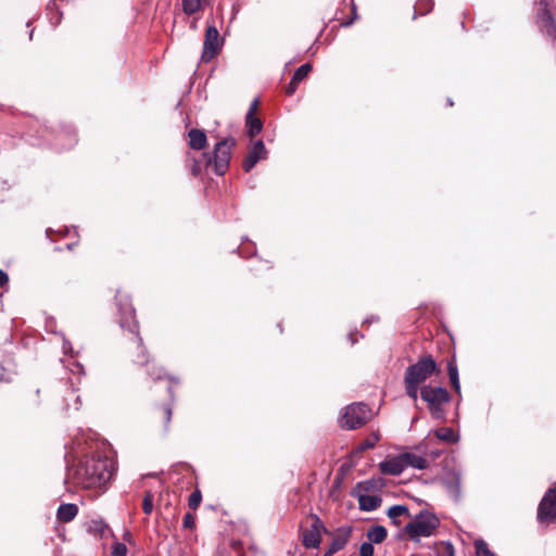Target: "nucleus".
I'll list each match as a JSON object with an SVG mask.
<instances>
[{"label": "nucleus", "instance_id": "obj_36", "mask_svg": "<svg viewBox=\"0 0 556 556\" xmlns=\"http://www.w3.org/2000/svg\"><path fill=\"white\" fill-rule=\"evenodd\" d=\"M357 8L353 0H351V16L346 21H341L340 24L344 27L351 26L357 20Z\"/></svg>", "mask_w": 556, "mask_h": 556}, {"label": "nucleus", "instance_id": "obj_14", "mask_svg": "<svg viewBox=\"0 0 556 556\" xmlns=\"http://www.w3.org/2000/svg\"><path fill=\"white\" fill-rule=\"evenodd\" d=\"M379 470L383 475L399 476L404 471L401 454L384 459L379 464Z\"/></svg>", "mask_w": 556, "mask_h": 556}, {"label": "nucleus", "instance_id": "obj_44", "mask_svg": "<svg viewBox=\"0 0 556 556\" xmlns=\"http://www.w3.org/2000/svg\"><path fill=\"white\" fill-rule=\"evenodd\" d=\"M2 370H3V368L0 366V380L4 379Z\"/></svg>", "mask_w": 556, "mask_h": 556}, {"label": "nucleus", "instance_id": "obj_24", "mask_svg": "<svg viewBox=\"0 0 556 556\" xmlns=\"http://www.w3.org/2000/svg\"><path fill=\"white\" fill-rule=\"evenodd\" d=\"M388 532L383 526H374L368 529L367 538L369 540L368 543L380 544L387 539Z\"/></svg>", "mask_w": 556, "mask_h": 556}, {"label": "nucleus", "instance_id": "obj_23", "mask_svg": "<svg viewBox=\"0 0 556 556\" xmlns=\"http://www.w3.org/2000/svg\"><path fill=\"white\" fill-rule=\"evenodd\" d=\"M245 127L248 136L253 139L256 135H258L263 129V122L257 116H245Z\"/></svg>", "mask_w": 556, "mask_h": 556}, {"label": "nucleus", "instance_id": "obj_1", "mask_svg": "<svg viewBox=\"0 0 556 556\" xmlns=\"http://www.w3.org/2000/svg\"><path fill=\"white\" fill-rule=\"evenodd\" d=\"M114 463L108 456L93 454L85 456L68 468L67 482L81 489L105 486L114 475Z\"/></svg>", "mask_w": 556, "mask_h": 556}, {"label": "nucleus", "instance_id": "obj_22", "mask_svg": "<svg viewBox=\"0 0 556 556\" xmlns=\"http://www.w3.org/2000/svg\"><path fill=\"white\" fill-rule=\"evenodd\" d=\"M208 0H181L182 11L187 15H193L204 10Z\"/></svg>", "mask_w": 556, "mask_h": 556}, {"label": "nucleus", "instance_id": "obj_37", "mask_svg": "<svg viewBox=\"0 0 556 556\" xmlns=\"http://www.w3.org/2000/svg\"><path fill=\"white\" fill-rule=\"evenodd\" d=\"M182 527L189 530L195 529V515L192 513H187L184 516Z\"/></svg>", "mask_w": 556, "mask_h": 556}, {"label": "nucleus", "instance_id": "obj_13", "mask_svg": "<svg viewBox=\"0 0 556 556\" xmlns=\"http://www.w3.org/2000/svg\"><path fill=\"white\" fill-rule=\"evenodd\" d=\"M267 157V150L263 140H256L249 148V151L243 160L242 167L245 173H249L258 161Z\"/></svg>", "mask_w": 556, "mask_h": 556}, {"label": "nucleus", "instance_id": "obj_28", "mask_svg": "<svg viewBox=\"0 0 556 556\" xmlns=\"http://www.w3.org/2000/svg\"><path fill=\"white\" fill-rule=\"evenodd\" d=\"M437 556H455V549L452 543L441 542L435 547Z\"/></svg>", "mask_w": 556, "mask_h": 556}, {"label": "nucleus", "instance_id": "obj_10", "mask_svg": "<svg viewBox=\"0 0 556 556\" xmlns=\"http://www.w3.org/2000/svg\"><path fill=\"white\" fill-rule=\"evenodd\" d=\"M116 305L119 312V325L124 331H137L139 324L136 319L135 308L130 299L126 294L118 293L115 296Z\"/></svg>", "mask_w": 556, "mask_h": 556}, {"label": "nucleus", "instance_id": "obj_26", "mask_svg": "<svg viewBox=\"0 0 556 556\" xmlns=\"http://www.w3.org/2000/svg\"><path fill=\"white\" fill-rule=\"evenodd\" d=\"M409 516L408 507L405 505H393L388 510V517L392 520L395 526H400L401 522L397 520L400 516Z\"/></svg>", "mask_w": 556, "mask_h": 556}, {"label": "nucleus", "instance_id": "obj_20", "mask_svg": "<svg viewBox=\"0 0 556 556\" xmlns=\"http://www.w3.org/2000/svg\"><path fill=\"white\" fill-rule=\"evenodd\" d=\"M382 503L381 497L377 495H359L358 504L359 508L365 511H372L380 507Z\"/></svg>", "mask_w": 556, "mask_h": 556}, {"label": "nucleus", "instance_id": "obj_40", "mask_svg": "<svg viewBox=\"0 0 556 556\" xmlns=\"http://www.w3.org/2000/svg\"><path fill=\"white\" fill-rule=\"evenodd\" d=\"M260 100L258 99H254L252 101V103L250 104V108H249V111L247 113V115H251V116H256V113L260 109Z\"/></svg>", "mask_w": 556, "mask_h": 556}, {"label": "nucleus", "instance_id": "obj_38", "mask_svg": "<svg viewBox=\"0 0 556 556\" xmlns=\"http://www.w3.org/2000/svg\"><path fill=\"white\" fill-rule=\"evenodd\" d=\"M127 546L124 543L116 542L112 546V556H126Z\"/></svg>", "mask_w": 556, "mask_h": 556}, {"label": "nucleus", "instance_id": "obj_21", "mask_svg": "<svg viewBox=\"0 0 556 556\" xmlns=\"http://www.w3.org/2000/svg\"><path fill=\"white\" fill-rule=\"evenodd\" d=\"M447 374L450 377L451 386L457 394H460V384L458 378V368L456 365L455 356L447 361Z\"/></svg>", "mask_w": 556, "mask_h": 556}, {"label": "nucleus", "instance_id": "obj_16", "mask_svg": "<svg viewBox=\"0 0 556 556\" xmlns=\"http://www.w3.org/2000/svg\"><path fill=\"white\" fill-rule=\"evenodd\" d=\"M189 147L193 150H203L207 144V137L204 130L192 128L188 131Z\"/></svg>", "mask_w": 556, "mask_h": 556}, {"label": "nucleus", "instance_id": "obj_35", "mask_svg": "<svg viewBox=\"0 0 556 556\" xmlns=\"http://www.w3.org/2000/svg\"><path fill=\"white\" fill-rule=\"evenodd\" d=\"M380 435L377 433H374L371 438L366 439L361 444V450L365 451L367 448H372L375 445L379 442Z\"/></svg>", "mask_w": 556, "mask_h": 556}, {"label": "nucleus", "instance_id": "obj_12", "mask_svg": "<svg viewBox=\"0 0 556 556\" xmlns=\"http://www.w3.org/2000/svg\"><path fill=\"white\" fill-rule=\"evenodd\" d=\"M538 519L547 523L556 521V488L548 489L544 494L538 508Z\"/></svg>", "mask_w": 556, "mask_h": 556}, {"label": "nucleus", "instance_id": "obj_18", "mask_svg": "<svg viewBox=\"0 0 556 556\" xmlns=\"http://www.w3.org/2000/svg\"><path fill=\"white\" fill-rule=\"evenodd\" d=\"M78 514V506L76 504H62L58 508L56 518L61 522L72 521Z\"/></svg>", "mask_w": 556, "mask_h": 556}, {"label": "nucleus", "instance_id": "obj_7", "mask_svg": "<svg viewBox=\"0 0 556 556\" xmlns=\"http://www.w3.org/2000/svg\"><path fill=\"white\" fill-rule=\"evenodd\" d=\"M439 526L440 520L433 514L420 511L405 526L404 531L412 541H419L422 536L432 535Z\"/></svg>", "mask_w": 556, "mask_h": 556}, {"label": "nucleus", "instance_id": "obj_3", "mask_svg": "<svg viewBox=\"0 0 556 556\" xmlns=\"http://www.w3.org/2000/svg\"><path fill=\"white\" fill-rule=\"evenodd\" d=\"M439 372L437 362L430 354L420 356L417 363L409 365L405 370L404 384L406 394L413 401H417L419 386L431 375Z\"/></svg>", "mask_w": 556, "mask_h": 556}, {"label": "nucleus", "instance_id": "obj_15", "mask_svg": "<svg viewBox=\"0 0 556 556\" xmlns=\"http://www.w3.org/2000/svg\"><path fill=\"white\" fill-rule=\"evenodd\" d=\"M350 536L351 528H339L333 534L332 541L328 548L334 553L341 551L349 542Z\"/></svg>", "mask_w": 556, "mask_h": 556}, {"label": "nucleus", "instance_id": "obj_11", "mask_svg": "<svg viewBox=\"0 0 556 556\" xmlns=\"http://www.w3.org/2000/svg\"><path fill=\"white\" fill-rule=\"evenodd\" d=\"M222 48V40L217 28L214 25H207L205 29L202 62H210L214 59Z\"/></svg>", "mask_w": 556, "mask_h": 556}, {"label": "nucleus", "instance_id": "obj_45", "mask_svg": "<svg viewBox=\"0 0 556 556\" xmlns=\"http://www.w3.org/2000/svg\"><path fill=\"white\" fill-rule=\"evenodd\" d=\"M34 392L36 393V395H39L40 390L36 389V390H34Z\"/></svg>", "mask_w": 556, "mask_h": 556}, {"label": "nucleus", "instance_id": "obj_2", "mask_svg": "<svg viewBox=\"0 0 556 556\" xmlns=\"http://www.w3.org/2000/svg\"><path fill=\"white\" fill-rule=\"evenodd\" d=\"M148 366V374L153 381H160L166 379L168 381L167 397L161 404H157L153 408V418L155 422L165 431L168 430L169 424L173 416V407L175 402V395L173 387L180 384V378L172 376L163 367L156 366L152 361Z\"/></svg>", "mask_w": 556, "mask_h": 556}, {"label": "nucleus", "instance_id": "obj_43", "mask_svg": "<svg viewBox=\"0 0 556 556\" xmlns=\"http://www.w3.org/2000/svg\"><path fill=\"white\" fill-rule=\"evenodd\" d=\"M333 554H336L334 552H332L330 548H328L326 551V553L324 554V556H332Z\"/></svg>", "mask_w": 556, "mask_h": 556}, {"label": "nucleus", "instance_id": "obj_39", "mask_svg": "<svg viewBox=\"0 0 556 556\" xmlns=\"http://www.w3.org/2000/svg\"><path fill=\"white\" fill-rule=\"evenodd\" d=\"M359 556H374V546L371 543L365 542L359 547Z\"/></svg>", "mask_w": 556, "mask_h": 556}, {"label": "nucleus", "instance_id": "obj_6", "mask_svg": "<svg viewBox=\"0 0 556 556\" xmlns=\"http://www.w3.org/2000/svg\"><path fill=\"white\" fill-rule=\"evenodd\" d=\"M420 396L427 403L432 418L443 419L445 417L444 406L451 401V395L445 388L424 386L420 389Z\"/></svg>", "mask_w": 556, "mask_h": 556}, {"label": "nucleus", "instance_id": "obj_19", "mask_svg": "<svg viewBox=\"0 0 556 556\" xmlns=\"http://www.w3.org/2000/svg\"><path fill=\"white\" fill-rule=\"evenodd\" d=\"M542 30L551 38L556 37V25L551 12L544 9L540 15Z\"/></svg>", "mask_w": 556, "mask_h": 556}, {"label": "nucleus", "instance_id": "obj_31", "mask_svg": "<svg viewBox=\"0 0 556 556\" xmlns=\"http://www.w3.org/2000/svg\"><path fill=\"white\" fill-rule=\"evenodd\" d=\"M475 548L477 556H496L490 548L486 542L483 540H477L475 542Z\"/></svg>", "mask_w": 556, "mask_h": 556}, {"label": "nucleus", "instance_id": "obj_25", "mask_svg": "<svg viewBox=\"0 0 556 556\" xmlns=\"http://www.w3.org/2000/svg\"><path fill=\"white\" fill-rule=\"evenodd\" d=\"M434 435L442 442L456 443L459 435L451 427H442L434 431Z\"/></svg>", "mask_w": 556, "mask_h": 556}, {"label": "nucleus", "instance_id": "obj_41", "mask_svg": "<svg viewBox=\"0 0 556 556\" xmlns=\"http://www.w3.org/2000/svg\"><path fill=\"white\" fill-rule=\"evenodd\" d=\"M299 81H295L293 80V78L291 79V81L288 84V86L286 87V93L288 96H291L295 92L298 86H299Z\"/></svg>", "mask_w": 556, "mask_h": 556}, {"label": "nucleus", "instance_id": "obj_17", "mask_svg": "<svg viewBox=\"0 0 556 556\" xmlns=\"http://www.w3.org/2000/svg\"><path fill=\"white\" fill-rule=\"evenodd\" d=\"M401 457L403 460L404 469L407 467H413L416 469H426L429 466V463L425 457L416 455L414 453H402Z\"/></svg>", "mask_w": 556, "mask_h": 556}, {"label": "nucleus", "instance_id": "obj_27", "mask_svg": "<svg viewBox=\"0 0 556 556\" xmlns=\"http://www.w3.org/2000/svg\"><path fill=\"white\" fill-rule=\"evenodd\" d=\"M433 1L432 0H418L416 4L414 5V14L413 20H416L419 15H425L432 11L433 9Z\"/></svg>", "mask_w": 556, "mask_h": 556}, {"label": "nucleus", "instance_id": "obj_29", "mask_svg": "<svg viewBox=\"0 0 556 556\" xmlns=\"http://www.w3.org/2000/svg\"><path fill=\"white\" fill-rule=\"evenodd\" d=\"M187 162L190 172L194 177L199 176L202 173L203 166L205 167L203 157L201 160L188 159Z\"/></svg>", "mask_w": 556, "mask_h": 556}, {"label": "nucleus", "instance_id": "obj_32", "mask_svg": "<svg viewBox=\"0 0 556 556\" xmlns=\"http://www.w3.org/2000/svg\"><path fill=\"white\" fill-rule=\"evenodd\" d=\"M153 493L146 491L142 500V510L146 515H151L153 511Z\"/></svg>", "mask_w": 556, "mask_h": 556}, {"label": "nucleus", "instance_id": "obj_30", "mask_svg": "<svg viewBox=\"0 0 556 556\" xmlns=\"http://www.w3.org/2000/svg\"><path fill=\"white\" fill-rule=\"evenodd\" d=\"M313 67L309 63L301 65L293 74V80L301 83L312 72Z\"/></svg>", "mask_w": 556, "mask_h": 556}, {"label": "nucleus", "instance_id": "obj_8", "mask_svg": "<svg viewBox=\"0 0 556 556\" xmlns=\"http://www.w3.org/2000/svg\"><path fill=\"white\" fill-rule=\"evenodd\" d=\"M370 408L364 403H353L346 406L341 419V428L355 430L366 425L370 419Z\"/></svg>", "mask_w": 556, "mask_h": 556}, {"label": "nucleus", "instance_id": "obj_33", "mask_svg": "<svg viewBox=\"0 0 556 556\" xmlns=\"http://www.w3.org/2000/svg\"><path fill=\"white\" fill-rule=\"evenodd\" d=\"M89 531L103 535L109 530L108 525L103 520H91L89 523Z\"/></svg>", "mask_w": 556, "mask_h": 556}, {"label": "nucleus", "instance_id": "obj_4", "mask_svg": "<svg viewBox=\"0 0 556 556\" xmlns=\"http://www.w3.org/2000/svg\"><path fill=\"white\" fill-rule=\"evenodd\" d=\"M236 144L237 141L233 137H228L218 141L214 147L212 155L210 153H203L205 168H212V170L218 176L225 175L229 168L232 149Z\"/></svg>", "mask_w": 556, "mask_h": 556}, {"label": "nucleus", "instance_id": "obj_9", "mask_svg": "<svg viewBox=\"0 0 556 556\" xmlns=\"http://www.w3.org/2000/svg\"><path fill=\"white\" fill-rule=\"evenodd\" d=\"M308 518L312 522L309 528L301 531V542L306 548H318L321 543V534L329 532L316 514H311Z\"/></svg>", "mask_w": 556, "mask_h": 556}, {"label": "nucleus", "instance_id": "obj_34", "mask_svg": "<svg viewBox=\"0 0 556 556\" xmlns=\"http://www.w3.org/2000/svg\"><path fill=\"white\" fill-rule=\"evenodd\" d=\"M202 501V494L199 489H195L189 496L188 506L190 509L195 510L200 506Z\"/></svg>", "mask_w": 556, "mask_h": 556}, {"label": "nucleus", "instance_id": "obj_5", "mask_svg": "<svg viewBox=\"0 0 556 556\" xmlns=\"http://www.w3.org/2000/svg\"><path fill=\"white\" fill-rule=\"evenodd\" d=\"M125 357L138 366L149 365L153 361L151 354L143 344V340L137 331H125V338L122 343Z\"/></svg>", "mask_w": 556, "mask_h": 556}, {"label": "nucleus", "instance_id": "obj_42", "mask_svg": "<svg viewBox=\"0 0 556 556\" xmlns=\"http://www.w3.org/2000/svg\"><path fill=\"white\" fill-rule=\"evenodd\" d=\"M9 282V276L0 269V288H3Z\"/></svg>", "mask_w": 556, "mask_h": 556}]
</instances>
